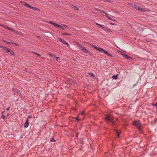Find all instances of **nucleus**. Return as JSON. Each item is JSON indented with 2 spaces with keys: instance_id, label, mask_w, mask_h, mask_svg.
Wrapping results in <instances>:
<instances>
[{
  "instance_id": "30",
  "label": "nucleus",
  "mask_w": 157,
  "mask_h": 157,
  "mask_svg": "<svg viewBox=\"0 0 157 157\" xmlns=\"http://www.w3.org/2000/svg\"><path fill=\"white\" fill-rule=\"evenodd\" d=\"M32 6H31L30 5H29V6H28V8H29L31 9H32Z\"/></svg>"
},
{
  "instance_id": "22",
  "label": "nucleus",
  "mask_w": 157,
  "mask_h": 157,
  "mask_svg": "<svg viewBox=\"0 0 157 157\" xmlns=\"http://www.w3.org/2000/svg\"><path fill=\"white\" fill-rule=\"evenodd\" d=\"M116 132L117 133V137H119L120 133L119 132H117V131H116Z\"/></svg>"
},
{
  "instance_id": "38",
  "label": "nucleus",
  "mask_w": 157,
  "mask_h": 157,
  "mask_svg": "<svg viewBox=\"0 0 157 157\" xmlns=\"http://www.w3.org/2000/svg\"><path fill=\"white\" fill-rule=\"evenodd\" d=\"M14 44H15L16 45H18L17 44H15V43H14Z\"/></svg>"
},
{
  "instance_id": "2",
  "label": "nucleus",
  "mask_w": 157,
  "mask_h": 157,
  "mask_svg": "<svg viewBox=\"0 0 157 157\" xmlns=\"http://www.w3.org/2000/svg\"><path fill=\"white\" fill-rule=\"evenodd\" d=\"M90 45L92 47L94 48L100 52L101 53H105L108 56L112 57V56L110 54H109L107 51H105L102 48L98 47L97 46H95L92 44H90Z\"/></svg>"
},
{
  "instance_id": "4",
  "label": "nucleus",
  "mask_w": 157,
  "mask_h": 157,
  "mask_svg": "<svg viewBox=\"0 0 157 157\" xmlns=\"http://www.w3.org/2000/svg\"><path fill=\"white\" fill-rule=\"evenodd\" d=\"M77 45L84 52L90 54V52L82 44L78 43L77 44Z\"/></svg>"
},
{
  "instance_id": "35",
  "label": "nucleus",
  "mask_w": 157,
  "mask_h": 157,
  "mask_svg": "<svg viewBox=\"0 0 157 157\" xmlns=\"http://www.w3.org/2000/svg\"><path fill=\"white\" fill-rule=\"evenodd\" d=\"M83 113H84V112H81V113L80 114L81 115H83Z\"/></svg>"
},
{
  "instance_id": "27",
  "label": "nucleus",
  "mask_w": 157,
  "mask_h": 157,
  "mask_svg": "<svg viewBox=\"0 0 157 157\" xmlns=\"http://www.w3.org/2000/svg\"><path fill=\"white\" fill-rule=\"evenodd\" d=\"M10 54L11 55H14V52H13L12 51H10Z\"/></svg>"
},
{
  "instance_id": "40",
  "label": "nucleus",
  "mask_w": 157,
  "mask_h": 157,
  "mask_svg": "<svg viewBox=\"0 0 157 157\" xmlns=\"http://www.w3.org/2000/svg\"><path fill=\"white\" fill-rule=\"evenodd\" d=\"M3 112H3V111L2 112V114H3Z\"/></svg>"
},
{
  "instance_id": "18",
  "label": "nucleus",
  "mask_w": 157,
  "mask_h": 157,
  "mask_svg": "<svg viewBox=\"0 0 157 157\" xmlns=\"http://www.w3.org/2000/svg\"><path fill=\"white\" fill-rule=\"evenodd\" d=\"M72 7L73 9L75 10H78V8L75 6H73Z\"/></svg>"
},
{
  "instance_id": "10",
  "label": "nucleus",
  "mask_w": 157,
  "mask_h": 157,
  "mask_svg": "<svg viewBox=\"0 0 157 157\" xmlns=\"http://www.w3.org/2000/svg\"><path fill=\"white\" fill-rule=\"evenodd\" d=\"M48 23H50V24L53 25H54V26H56V27L57 26H59L58 24H57L56 23H54L52 21H49L48 22Z\"/></svg>"
},
{
  "instance_id": "3",
  "label": "nucleus",
  "mask_w": 157,
  "mask_h": 157,
  "mask_svg": "<svg viewBox=\"0 0 157 157\" xmlns=\"http://www.w3.org/2000/svg\"><path fill=\"white\" fill-rule=\"evenodd\" d=\"M133 124L134 125L137 127L140 133H143V131L141 129L142 125L139 121H133Z\"/></svg>"
},
{
  "instance_id": "29",
  "label": "nucleus",
  "mask_w": 157,
  "mask_h": 157,
  "mask_svg": "<svg viewBox=\"0 0 157 157\" xmlns=\"http://www.w3.org/2000/svg\"><path fill=\"white\" fill-rule=\"evenodd\" d=\"M54 58H55L56 59V60H58V58H59V57H56L55 56H54Z\"/></svg>"
},
{
  "instance_id": "17",
  "label": "nucleus",
  "mask_w": 157,
  "mask_h": 157,
  "mask_svg": "<svg viewBox=\"0 0 157 157\" xmlns=\"http://www.w3.org/2000/svg\"><path fill=\"white\" fill-rule=\"evenodd\" d=\"M22 4L25 6H26L28 8L29 6V5H28V4L26 3L25 2H23L22 3Z\"/></svg>"
},
{
  "instance_id": "14",
  "label": "nucleus",
  "mask_w": 157,
  "mask_h": 157,
  "mask_svg": "<svg viewBox=\"0 0 157 157\" xmlns=\"http://www.w3.org/2000/svg\"><path fill=\"white\" fill-rule=\"evenodd\" d=\"M123 56L126 59H129V58H130V57H129L128 55H125L124 54L123 55Z\"/></svg>"
},
{
  "instance_id": "11",
  "label": "nucleus",
  "mask_w": 157,
  "mask_h": 157,
  "mask_svg": "<svg viewBox=\"0 0 157 157\" xmlns=\"http://www.w3.org/2000/svg\"><path fill=\"white\" fill-rule=\"evenodd\" d=\"M95 10H97V11H99L101 13H104L105 14V13H106L104 11H102V10H101L98 9H97V8H95Z\"/></svg>"
},
{
  "instance_id": "31",
  "label": "nucleus",
  "mask_w": 157,
  "mask_h": 157,
  "mask_svg": "<svg viewBox=\"0 0 157 157\" xmlns=\"http://www.w3.org/2000/svg\"><path fill=\"white\" fill-rule=\"evenodd\" d=\"M10 110V107H8L7 108L6 110L8 111H9Z\"/></svg>"
},
{
  "instance_id": "39",
  "label": "nucleus",
  "mask_w": 157,
  "mask_h": 157,
  "mask_svg": "<svg viewBox=\"0 0 157 157\" xmlns=\"http://www.w3.org/2000/svg\"><path fill=\"white\" fill-rule=\"evenodd\" d=\"M100 28H103V27H101V26H100Z\"/></svg>"
},
{
  "instance_id": "12",
  "label": "nucleus",
  "mask_w": 157,
  "mask_h": 157,
  "mask_svg": "<svg viewBox=\"0 0 157 157\" xmlns=\"http://www.w3.org/2000/svg\"><path fill=\"white\" fill-rule=\"evenodd\" d=\"M128 5L132 7L133 8H134V6L135 5L133 4L132 3H128Z\"/></svg>"
},
{
  "instance_id": "8",
  "label": "nucleus",
  "mask_w": 157,
  "mask_h": 157,
  "mask_svg": "<svg viewBox=\"0 0 157 157\" xmlns=\"http://www.w3.org/2000/svg\"><path fill=\"white\" fill-rule=\"evenodd\" d=\"M30 123L29 121H28V120L27 119L24 124V127L25 128H27L29 126Z\"/></svg>"
},
{
  "instance_id": "1",
  "label": "nucleus",
  "mask_w": 157,
  "mask_h": 157,
  "mask_svg": "<svg viewBox=\"0 0 157 157\" xmlns=\"http://www.w3.org/2000/svg\"><path fill=\"white\" fill-rule=\"evenodd\" d=\"M105 119L109 124H110L111 125L114 124V122L113 118V116L111 114L106 115Z\"/></svg>"
},
{
  "instance_id": "36",
  "label": "nucleus",
  "mask_w": 157,
  "mask_h": 157,
  "mask_svg": "<svg viewBox=\"0 0 157 157\" xmlns=\"http://www.w3.org/2000/svg\"><path fill=\"white\" fill-rule=\"evenodd\" d=\"M9 113H7V116H9Z\"/></svg>"
},
{
  "instance_id": "32",
  "label": "nucleus",
  "mask_w": 157,
  "mask_h": 157,
  "mask_svg": "<svg viewBox=\"0 0 157 157\" xmlns=\"http://www.w3.org/2000/svg\"><path fill=\"white\" fill-rule=\"evenodd\" d=\"M31 117L30 116H29L28 117H27V119H28L29 120V119Z\"/></svg>"
},
{
  "instance_id": "28",
  "label": "nucleus",
  "mask_w": 157,
  "mask_h": 157,
  "mask_svg": "<svg viewBox=\"0 0 157 157\" xmlns=\"http://www.w3.org/2000/svg\"><path fill=\"white\" fill-rule=\"evenodd\" d=\"M96 24L97 25L99 26H101V27H103V26L102 25H100L98 23H96Z\"/></svg>"
},
{
  "instance_id": "21",
  "label": "nucleus",
  "mask_w": 157,
  "mask_h": 157,
  "mask_svg": "<svg viewBox=\"0 0 157 157\" xmlns=\"http://www.w3.org/2000/svg\"><path fill=\"white\" fill-rule=\"evenodd\" d=\"M89 74L91 77L93 78L94 77V75L92 73H89Z\"/></svg>"
},
{
  "instance_id": "26",
  "label": "nucleus",
  "mask_w": 157,
  "mask_h": 157,
  "mask_svg": "<svg viewBox=\"0 0 157 157\" xmlns=\"http://www.w3.org/2000/svg\"><path fill=\"white\" fill-rule=\"evenodd\" d=\"M49 55H50V56H51V57H52V59H54V56L53 55H52L50 53H49Z\"/></svg>"
},
{
  "instance_id": "9",
  "label": "nucleus",
  "mask_w": 157,
  "mask_h": 157,
  "mask_svg": "<svg viewBox=\"0 0 157 157\" xmlns=\"http://www.w3.org/2000/svg\"><path fill=\"white\" fill-rule=\"evenodd\" d=\"M0 47L3 49V50L4 51H6L7 52H10V50L7 48L4 47L0 46Z\"/></svg>"
},
{
  "instance_id": "20",
  "label": "nucleus",
  "mask_w": 157,
  "mask_h": 157,
  "mask_svg": "<svg viewBox=\"0 0 157 157\" xmlns=\"http://www.w3.org/2000/svg\"><path fill=\"white\" fill-rule=\"evenodd\" d=\"M70 34L67 33H63L62 34V35L63 36H67V35H70Z\"/></svg>"
},
{
  "instance_id": "23",
  "label": "nucleus",
  "mask_w": 157,
  "mask_h": 157,
  "mask_svg": "<svg viewBox=\"0 0 157 157\" xmlns=\"http://www.w3.org/2000/svg\"><path fill=\"white\" fill-rule=\"evenodd\" d=\"M6 28L8 29H9V30H10V31H13V29H11L10 28H7V27H6Z\"/></svg>"
},
{
  "instance_id": "13",
  "label": "nucleus",
  "mask_w": 157,
  "mask_h": 157,
  "mask_svg": "<svg viewBox=\"0 0 157 157\" xmlns=\"http://www.w3.org/2000/svg\"><path fill=\"white\" fill-rule=\"evenodd\" d=\"M105 16L108 19L111 20H113V19L110 17L109 16V14L107 13H105Z\"/></svg>"
},
{
  "instance_id": "24",
  "label": "nucleus",
  "mask_w": 157,
  "mask_h": 157,
  "mask_svg": "<svg viewBox=\"0 0 157 157\" xmlns=\"http://www.w3.org/2000/svg\"><path fill=\"white\" fill-rule=\"evenodd\" d=\"M2 117L3 119H5L6 118V117L3 115H2Z\"/></svg>"
},
{
  "instance_id": "6",
  "label": "nucleus",
  "mask_w": 157,
  "mask_h": 157,
  "mask_svg": "<svg viewBox=\"0 0 157 157\" xmlns=\"http://www.w3.org/2000/svg\"><path fill=\"white\" fill-rule=\"evenodd\" d=\"M139 11L142 12H149V10L147 8L142 9L140 8Z\"/></svg>"
},
{
  "instance_id": "25",
  "label": "nucleus",
  "mask_w": 157,
  "mask_h": 157,
  "mask_svg": "<svg viewBox=\"0 0 157 157\" xmlns=\"http://www.w3.org/2000/svg\"><path fill=\"white\" fill-rule=\"evenodd\" d=\"M51 141L52 142L55 141V140H54L53 138H51Z\"/></svg>"
},
{
  "instance_id": "19",
  "label": "nucleus",
  "mask_w": 157,
  "mask_h": 157,
  "mask_svg": "<svg viewBox=\"0 0 157 157\" xmlns=\"http://www.w3.org/2000/svg\"><path fill=\"white\" fill-rule=\"evenodd\" d=\"M117 75H113L112 77V78L114 79H117Z\"/></svg>"
},
{
  "instance_id": "15",
  "label": "nucleus",
  "mask_w": 157,
  "mask_h": 157,
  "mask_svg": "<svg viewBox=\"0 0 157 157\" xmlns=\"http://www.w3.org/2000/svg\"><path fill=\"white\" fill-rule=\"evenodd\" d=\"M32 9L33 10H38V11H39L40 10L39 9L36 8V7H33L32 6Z\"/></svg>"
},
{
  "instance_id": "34",
  "label": "nucleus",
  "mask_w": 157,
  "mask_h": 157,
  "mask_svg": "<svg viewBox=\"0 0 157 157\" xmlns=\"http://www.w3.org/2000/svg\"><path fill=\"white\" fill-rule=\"evenodd\" d=\"M76 120L77 121H79V119H78V117H77L76 118Z\"/></svg>"
},
{
  "instance_id": "37",
  "label": "nucleus",
  "mask_w": 157,
  "mask_h": 157,
  "mask_svg": "<svg viewBox=\"0 0 157 157\" xmlns=\"http://www.w3.org/2000/svg\"><path fill=\"white\" fill-rule=\"evenodd\" d=\"M37 55H38L39 56H40V55H39V54H37Z\"/></svg>"
},
{
  "instance_id": "5",
  "label": "nucleus",
  "mask_w": 157,
  "mask_h": 157,
  "mask_svg": "<svg viewBox=\"0 0 157 157\" xmlns=\"http://www.w3.org/2000/svg\"><path fill=\"white\" fill-rule=\"evenodd\" d=\"M58 39H59V41H60L63 44H67L68 46L69 45L68 43L67 42L64 40H63V39H61V38H58Z\"/></svg>"
},
{
  "instance_id": "16",
  "label": "nucleus",
  "mask_w": 157,
  "mask_h": 157,
  "mask_svg": "<svg viewBox=\"0 0 157 157\" xmlns=\"http://www.w3.org/2000/svg\"><path fill=\"white\" fill-rule=\"evenodd\" d=\"M140 7H139L138 6H136V5H135L134 7V8L136 9V10H139Z\"/></svg>"
},
{
  "instance_id": "7",
  "label": "nucleus",
  "mask_w": 157,
  "mask_h": 157,
  "mask_svg": "<svg viewBox=\"0 0 157 157\" xmlns=\"http://www.w3.org/2000/svg\"><path fill=\"white\" fill-rule=\"evenodd\" d=\"M62 25L64 26L63 27L62 26L59 25V26H57L56 27L58 28H61L63 30H65V29L67 28V26L64 24Z\"/></svg>"
},
{
  "instance_id": "33",
  "label": "nucleus",
  "mask_w": 157,
  "mask_h": 157,
  "mask_svg": "<svg viewBox=\"0 0 157 157\" xmlns=\"http://www.w3.org/2000/svg\"><path fill=\"white\" fill-rule=\"evenodd\" d=\"M7 42L8 44H10H10H14L13 43H12V42Z\"/></svg>"
}]
</instances>
